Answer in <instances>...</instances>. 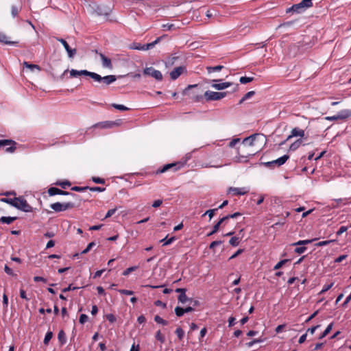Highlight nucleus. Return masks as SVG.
I'll list each match as a JSON object with an SVG mask.
<instances>
[{
    "label": "nucleus",
    "mask_w": 351,
    "mask_h": 351,
    "mask_svg": "<svg viewBox=\"0 0 351 351\" xmlns=\"http://www.w3.org/2000/svg\"><path fill=\"white\" fill-rule=\"evenodd\" d=\"M112 106L113 108H114L115 109H117V110H122V111H125V110H128L129 108L123 105H121V104H112Z\"/></svg>",
    "instance_id": "38"
},
{
    "label": "nucleus",
    "mask_w": 351,
    "mask_h": 351,
    "mask_svg": "<svg viewBox=\"0 0 351 351\" xmlns=\"http://www.w3.org/2000/svg\"><path fill=\"white\" fill-rule=\"evenodd\" d=\"M223 68V66L222 65H217L215 66H207L206 70L208 73H211L215 71H219Z\"/></svg>",
    "instance_id": "28"
},
{
    "label": "nucleus",
    "mask_w": 351,
    "mask_h": 351,
    "mask_svg": "<svg viewBox=\"0 0 351 351\" xmlns=\"http://www.w3.org/2000/svg\"><path fill=\"white\" fill-rule=\"evenodd\" d=\"M0 42L7 45H13L16 43L15 42L9 41L8 40V37L4 34L0 35Z\"/></svg>",
    "instance_id": "35"
},
{
    "label": "nucleus",
    "mask_w": 351,
    "mask_h": 351,
    "mask_svg": "<svg viewBox=\"0 0 351 351\" xmlns=\"http://www.w3.org/2000/svg\"><path fill=\"white\" fill-rule=\"evenodd\" d=\"M178 300L180 302L184 304L186 302H192V298H189L186 296V293H183L182 294H180L178 295Z\"/></svg>",
    "instance_id": "22"
},
{
    "label": "nucleus",
    "mask_w": 351,
    "mask_h": 351,
    "mask_svg": "<svg viewBox=\"0 0 351 351\" xmlns=\"http://www.w3.org/2000/svg\"><path fill=\"white\" fill-rule=\"evenodd\" d=\"M223 243V241H213L210 245H209V248L210 249H213L215 247L217 246V245H219Z\"/></svg>",
    "instance_id": "58"
},
{
    "label": "nucleus",
    "mask_w": 351,
    "mask_h": 351,
    "mask_svg": "<svg viewBox=\"0 0 351 351\" xmlns=\"http://www.w3.org/2000/svg\"><path fill=\"white\" fill-rule=\"evenodd\" d=\"M257 140H265V136L260 134H254L247 138H245L243 141V143L249 146H254Z\"/></svg>",
    "instance_id": "6"
},
{
    "label": "nucleus",
    "mask_w": 351,
    "mask_h": 351,
    "mask_svg": "<svg viewBox=\"0 0 351 351\" xmlns=\"http://www.w3.org/2000/svg\"><path fill=\"white\" fill-rule=\"evenodd\" d=\"M154 321L158 323L166 326L168 324V322L161 318L159 315H156L154 317Z\"/></svg>",
    "instance_id": "37"
},
{
    "label": "nucleus",
    "mask_w": 351,
    "mask_h": 351,
    "mask_svg": "<svg viewBox=\"0 0 351 351\" xmlns=\"http://www.w3.org/2000/svg\"><path fill=\"white\" fill-rule=\"evenodd\" d=\"M160 39V38H158L154 42L148 43V44H146V45H141V44L133 43L130 46V49H137V50H142V51L149 50V49L153 48L155 46V45L159 42Z\"/></svg>",
    "instance_id": "9"
},
{
    "label": "nucleus",
    "mask_w": 351,
    "mask_h": 351,
    "mask_svg": "<svg viewBox=\"0 0 351 351\" xmlns=\"http://www.w3.org/2000/svg\"><path fill=\"white\" fill-rule=\"evenodd\" d=\"M217 210H218V208H214V209L208 210H207V211H206V213L203 215V216H205V215H208V217H209V218H210V219H211L213 217V216H214V215H215V212H216Z\"/></svg>",
    "instance_id": "44"
},
{
    "label": "nucleus",
    "mask_w": 351,
    "mask_h": 351,
    "mask_svg": "<svg viewBox=\"0 0 351 351\" xmlns=\"http://www.w3.org/2000/svg\"><path fill=\"white\" fill-rule=\"evenodd\" d=\"M75 206L73 202H56L50 205V208L56 212H62L66 210L72 209Z\"/></svg>",
    "instance_id": "1"
},
{
    "label": "nucleus",
    "mask_w": 351,
    "mask_h": 351,
    "mask_svg": "<svg viewBox=\"0 0 351 351\" xmlns=\"http://www.w3.org/2000/svg\"><path fill=\"white\" fill-rule=\"evenodd\" d=\"M312 1L313 0H302L301 2L302 3V4L306 7V8H311L312 7L313 5V3H312Z\"/></svg>",
    "instance_id": "54"
},
{
    "label": "nucleus",
    "mask_w": 351,
    "mask_h": 351,
    "mask_svg": "<svg viewBox=\"0 0 351 351\" xmlns=\"http://www.w3.org/2000/svg\"><path fill=\"white\" fill-rule=\"evenodd\" d=\"M175 332L180 340L182 339L184 335V332L180 327L177 328Z\"/></svg>",
    "instance_id": "40"
},
{
    "label": "nucleus",
    "mask_w": 351,
    "mask_h": 351,
    "mask_svg": "<svg viewBox=\"0 0 351 351\" xmlns=\"http://www.w3.org/2000/svg\"><path fill=\"white\" fill-rule=\"evenodd\" d=\"M92 180L97 184H104L105 180L98 177H93Z\"/></svg>",
    "instance_id": "55"
},
{
    "label": "nucleus",
    "mask_w": 351,
    "mask_h": 351,
    "mask_svg": "<svg viewBox=\"0 0 351 351\" xmlns=\"http://www.w3.org/2000/svg\"><path fill=\"white\" fill-rule=\"evenodd\" d=\"M119 123L115 121H104L98 123L94 125V127H100L101 128H110L114 125H118Z\"/></svg>",
    "instance_id": "18"
},
{
    "label": "nucleus",
    "mask_w": 351,
    "mask_h": 351,
    "mask_svg": "<svg viewBox=\"0 0 351 351\" xmlns=\"http://www.w3.org/2000/svg\"><path fill=\"white\" fill-rule=\"evenodd\" d=\"M348 230V227L346 226H341L339 230L337 232V235L339 236L343 232H345Z\"/></svg>",
    "instance_id": "63"
},
{
    "label": "nucleus",
    "mask_w": 351,
    "mask_h": 351,
    "mask_svg": "<svg viewBox=\"0 0 351 351\" xmlns=\"http://www.w3.org/2000/svg\"><path fill=\"white\" fill-rule=\"evenodd\" d=\"M70 76L71 77H77L78 76L84 75V76H88L93 79V75L94 72H90L87 70H81L77 71L75 69H71L70 71Z\"/></svg>",
    "instance_id": "11"
},
{
    "label": "nucleus",
    "mask_w": 351,
    "mask_h": 351,
    "mask_svg": "<svg viewBox=\"0 0 351 351\" xmlns=\"http://www.w3.org/2000/svg\"><path fill=\"white\" fill-rule=\"evenodd\" d=\"M91 191H97V192H103L105 191V188H101L99 186L89 187L88 189Z\"/></svg>",
    "instance_id": "61"
},
{
    "label": "nucleus",
    "mask_w": 351,
    "mask_h": 351,
    "mask_svg": "<svg viewBox=\"0 0 351 351\" xmlns=\"http://www.w3.org/2000/svg\"><path fill=\"white\" fill-rule=\"evenodd\" d=\"M93 79L98 82H103L105 84L109 85L116 81L117 77L115 75H110L104 77H101L99 74L94 73Z\"/></svg>",
    "instance_id": "4"
},
{
    "label": "nucleus",
    "mask_w": 351,
    "mask_h": 351,
    "mask_svg": "<svg viewBox=\"0 0 351 351\" xmlns=\"http://www.w3.org/2000/svg\"><path fill=\"white\" fill-rule=\"evenodd\" d=\"M315 240H317V239L300 240L298 242L292 243L291 245H304L309 244Z\"/></svg>",
    "instance_id": "25"
},
{
    "label": "nucleus",
    "mask_w": 351,
    "mask_h": 351,
    "mask_svg": "<svg viewBox=\"0 0 351 351\" xmlns=\"http://www.w3.org/2000/svg\"><path fill=\"white\" fill-rule=\"evenodd\" d=\"M253 80H254V77H246V76L241 77L240 79H239L240 83L243 84L251 82Z\"/></svg>",
    "instance_id": "33"
},
{
    "label": "nucleus",
    "mask_w": 351,
    "mask_h": 351,
    "mask_svg": "<svg viewBox=\"0 0 351 351\" xmlns=\"http://www.w3.org/2000/svg\"><path fill=\"white\" fill-rule=\"evenodd\" d=\"M241 240V239L238 236L232 237L230 239L229 243L232 246L236 247V246L239 245Z\"/></svg>",
    "instance_id": "27"
},
{
    "label": "nucleus",
    "mask_w": 351,
    "mask_h": 351,
    "mask_svg": "<svg viewBox=\"0 0 351 351\" xmlns=\"http://www.w3.org/2000/svg\"><path fill=\"white\" fill-rule=\"evenodd\" d=\"M21 6H18V5H12V7H11V14H12V16L14 18L16 16H18L19 12L21 11Z\"/></svg>",
    "instance_id": "24"
},
{
    "label": "nucleus",
    "mask_w": 351,
    "mask_h": 351,
    "mask_svg": "<svg viewBox=\"0 0 351 351\" xmlns=\"http://www.w3.org/2000/svg\"><path fill=\"white\" fill-rule=\"evenodd\" d=\"M288 262L287 259H284L279 261L274 267L275 270L280 269L285 263Z\"/></svg>",
    "instance_id": "53"
},
{
    "label": "nucleus",
    "mask_w": 351,
    "mask_h": 351,
    "mask_svg": "<svg viewBox=\"0 0 351 351\" xmlns=\"http://www.w3.org/2000/svg\"><path fill=\"white\" fill-rule=\"evenodd\" d=\"M116 210H117V208L110 209L107 212V213L105 216V218L106 219V218L110 217L112 215H114L115 213Z\"/></svg>",
    "instance_id": "62"
},
{
    "label": "nucleus",
    "mask_w": 351,
    "mask_h": 351,
    "mask_svg": "<svg viewBox=\"0 0 351 351\" xmlns=\"http://www.w3.org/2000/svg\"><path fill=\"white\" fill-rule=\"evenodd\" d=\"M145 75L152 76L156 80L160 81L162 80V75L160 71L156 70L153 67H146L143 70Z\"/></svg>",
    "instance_id": "8"
},
{
    "label": "nucleus",
    "mask_w": 351,
    "mask_h": 351,
    "mask_svg": "<svg viewBox=\"0 0 351 351\" xmlns=\"http://www.w3.org/2000/svg\"><path fill=\"white\" fill-rule=\"evenodd\" d=\"M232 85V82L213 83L211 86L216 90H223Z\"/></svg>",
    "instance_id": "17"
},
{
    "label": "nucleus",
    "mask_w": 351,
    "mask_h": 351,
    "mask_svg": "<svg viewBox=\"0 0 351 351\" xmlns=\"http://www.w3.org/2000/svg\"><path fill=\"white\" fill-rule=\"evenodd\" d=\"M175 313L178 317H182L185 313L183 308L176 306L175 308Z\"/></svg>",
    "instance_id": "39"
},
{
    "label": "nucleus",
    "mask_w": 351,
    "mask_h": 351,
    "mask_svg": "<svg viewBox=\"0 0 351 351\" xmlns=\"http://www.w3.org/2000/svg\"><path fill=\"white\" fill-rule=\"evenodd\" d=\"M99 56L101 58L102 62V66L104 68L112 69V64L111 62V60L104 56L103 53H99Z\"/></svg>",
    "instance_id": "19"
},
{
    "label": "nucleus",
    "mask_w": 351,
    "mask_h": 351,
    "mask_svg": "<svg viewBox=\"0 0 351 351\" xmlns=\"http://www.w3.org/2000/svg\"><path fill=\"white\" fill-rule=\"evenodd\" d=\"M156 339L160 341L161 343H164L165 341V337L162 335L160 330H158L156 334Z\"/></svg>",
    "instance_id": "46"
},
{
    "label": "nucleus",
    "mask_w": 351,
    "mask_h": 351,
    "mask_svg": "<svg viewBox=\"0 0 351 351\" xmlns=\"http://www.w3.org/2000/svg\"><path fill=\"white\" fill-rule=\"evenodd\" d=\"M339 120H343L351 116L350 110H343L337 114Z\"/></svg>",
    "instance_id": "20"
},
{
    "label": "nucleus",
    "mask_w": 351,
    "mask_h": 351,
    "mask_svg": "<svg viewBox=\"0 0 351 351\" xmlns=\"http://www.w3.org/2000/svg\"><path fill=\"white\" fill-rule=\"evenodd\" d=\"M88 189H89V186H84V187L73 186L71 188V190L73 191H77V192H84V191L88 190Z\"/></svg>",
    "instance_id": "45"
},
{
    "label": "nucleus",
    "mask_w": 351,
    "mask_h": 351,
    "mask_svg": "<svg viewBox=\"0 0 351 351\" xmlns=\"http://www.w3.org/2000/svg\"><path fill=\"white\" fill-rule=\"evenodd\" d=\"M88 317L86 315L81 314L80 316L79 322L80 324H84V323H86L88 321Z\"/></svg>",
    "instance_id": "52"
},
{
    "label": "nucleus",
    "mask_w": 351,
    "mask_h": 351,
    "mask_svg": "<svg viewBox=\"0 0 351 351\" xmlns=\"http://www.w3.org/2000/svg\"><path fill=\"white\" fill-rule=\"evenodd\" d=\"M138 269V266H132V267H130L128 269H126L123 272V276H128L129 275V274H130L131 272L136 270Z\"/></svg>",
    "instance_id": "43"
},
{
    "label": "nucleus",
    "mask_w": 351,
    "mask_h": 351,
    "mask_svg": "<svg viewBox=\"0 0 351 351\" xmlns=\"http://www.w3.org/2000/svg\"><path fill=\"white\" fill-rule=\"evenodd\" d=\"M16 200H17L16 197H14V198H2L1 199V202L8 203V204H10L11 206H12L14 207V206H17L16 203Z\"/></svg>",
    "instance_id": "29"
},
{
    "label": "nucleus",
    "mask_w": 351,
    "mask_h": 351,
    "mask_svg": "<svg viewBox=\"0 0 351 351\" xmlns=\"http://www.w3.org/2000/svg\"><path fill=\"white\" fill-rule=\"evenodd\" d=\"M95 245V242H90L88 246L86 247V249H84L83 251H82V254H86L88 252H89L90 250V249Z\"/></svg>",
    "instance_id": "56"
},
{
    "label": "nucleus",
    "mask_w": 351,
    "mask_h": 351,
    "mask_svg": "<svg viewBox=\"0 0 351 351\" xmlns=\"http://www.w3.org/2000/svg\"><path fill=\"white\" fill-rule=\"evenodd\" d=\"M301 144H302V140L298 139L290 145L289 149L291 151H295L301 145Z\"/></svg>",
    "instance_id": "32"
},
{
    "label": "nucleus",
    "mask_w": 351,
    "mask_h": 351,
    "mask_svg": "<svg viewBox=\"0 0 351 351\" xmlns=\"http://www.w3.org/2000/svg\"><path fill=\"white\" fill-rule=\"evenodd\" d=\"M249 190L245 187L242 188H235V187H230L228 189V193L232 192L235 195H243L247 193Z\"/></svg>",
    "instance_id": "15"
},
{
    "label": "nucleus",
    "mask_w": 351,
    "mask_h": 351,
    "mask_svg": "<svg viewBox=\"0 0 351 351\" xmlns=\"http://www.w3.org/2000/svg\"><path fill=\"white\" fill-rule=\"evenodd\" d=\"M306 10V7L302 2L293 5L291 8H288L287 12H293L296 13H302Z\"/></svg>",
    "instance_id": "13"
},
{
    "label": "nucleus",
    "mask_w": 351,
    "mask_h": 351,
    "mask_svg": "<svg viewBox=\"0 0 351 351\" xmlns=\"http://www.w3.org/2000/svg\"><path fill=\"white\" fill-rule=\"evenodd\" d=\"M289 158V156L287 154H285L276 160H272L270 162H264L263 165L267 167H273L274 166L280 167V166L282 165L283 164H285Z\"/></svg>",
    "instance_id": "7"
},
{
    "label": "nucleus",
    "mask_w": 351,
    "mask_h": 351,
    "mask_svg": "<svg viewBox=\"0 0 351 351\" xmlns=\"http://www.w3.org/2000/svg\"><path fill=\"white\" fill-rule=\"evenodd\" d=\"M332 241H333L332 240L322 241H320V242L316 243L315 245L317 247L324 246V245H328L329 243H330Z\"/></svg>",
    "instance_id": "57"
},
{
    "label": "nucleus",
    "mask_w": 351,
    "mask_h": 351,
    "mask_svg": "<svg viewBox=\"0 0 351 351\" xmlns=\"http://www.w3.org/2000/svg\"><path fill=\"white\" fill-rule=\"evenodd\" d=\"M175 240H176L175 237H172L169 239H167V236L165 238L161 239L160 242L163 243L162 245L165 246V245H169L171 244Z\"/></svg>",
    "instance_id": "30"
},
{
    "label": "nucleus",
    "mask_w": 351,
    "mask_h": 351,
    "mask_svg": "<svg viewBox=\"0 0 351 351\" xmlns=\"http://www.w3.org/2000/svg\"><path fill=\"white\" fill-rule=\"evenodd\" d=\"M219 226H220L219 223H217L213 226V230H212L210 232H209V233L207 234V236H208V237H210V236L213 235V234L216 233V232L219 230Z\"/></svg>",
    "instance_id": "50"
},
{
    "label": "nucleus",
    "mask_w": 351,
    "mask_h": 351,
    "mask_svg": "<svg viewBox=\"0 0 351 351\" xmlns=\"http://www.w3.org/2000/svg\"><path fill=\"white\" fill-rule=\"evenodd\" d=\"M66 52L68 53L69 58H73L76 54L77 50L76 49L70 48L68 51H66Z\"/></svg>",
    "instance_id": "51"
},
{
    "label": "nucleus",
    "mask_w": 351,
    "mask_h": 351,
    "mask_svg": "<svg viewBox=\"0 0 351 351\" xmlns=\"http://www.w3.org/2000/svg\"><path fill=\"white\" fill-rule=\"evenodd\" d=\"M306 250V247L304 246L297 247L295 248L294 252L298 254H303Z\"/></svg>",
    "instance_id": "48"
},
{
    "label": "nucleus",
    "mask_w": 351,
    "mask_h": 351,
    "mask_svg": "<svg viewBox=\"0 0 351 351\" xmlns=\"http://www.w3.org/2000/svg\"><path fill=\"white\" fill-rule=\"evenodd\" d=\"M16 143L10 139L0 140V148L9 146L5 148L6 152L13 153L16 149Z\"/></svg>",
    "instance_id": "5"
},
{
    "label": "nucleus",
    "mask_w": 351,
    "mask_h": 351,
    "mask_svg": "<svg viewBox=\"0 0 351 351\" xmlns=\"http://www.w3.org/2000/svg\"><path fill=\"white\" fill-rule=\"evenodd\" d=\"M162 27L165 30H168V31H171V30H173V29H176L174 24H169V23L163 24L162 25Z\"/></svg>",
    "instance_id": "41"
},
{
    "label": "nucleus",
    "mask_w": 351,
    "mask_h": 351,
    "mask_svg": "<svg viewBox=\"0 0 351 351\" xmlns=\"http://www.w3.org/2000/svg\"><path fill=\"white\" fill-rule=\"evenodd\" d=\"M16 199L17 200H16V203L17 206H14L15 208L25 213H30L33 211L32 207L28 204L26 199L23 197H16Z\"/></svg>",
    "instance_id": "3"
},
{
    "label": "nucleus",
    "mask_w": 351,
    "mask_h": 351,
    "mask_svg": "<svg viewBox=\"0 0 351 351\" xmlns=\"http://www.w3.org/2000/svg\"><path fill=\"white\" fill-rule=\"evenodd\" d=\"M181 166H182V165H180V163H170V164H167L165 165V166H163V167L162 169H160L157 171V173H164L165 171H167V170L171 169V168H174V171H177L178 169H179Z\"/></svg>",
    "instance_id": "14"
},
{
    "label": "nucleus",
    "mask_w": 351,
    "mask_h": 351,
    "mask_svg": "<svg viewBox=\"0 0 351 351\" xmlns=\"http://www.w3.org/2000/svg\"><path fill=\"white\" fill-rule=\"evenodd\" d=\"M4 271H5V272L7 274H8V275H10V276H16V274H14V273L13 272L12 269L11 268H10V267H9L8 265H5V267H4Z\"/></svg>",
    "instance_id": "49"
},
{
    "label": "nucleus",
    "mask_w": 351,
    "mask_h": 351,
    "mask_svg": "<svg viewBox=\"0 0 351 351\" xmlns=\"http://www.w3.org/2000/svg\"><path fill=\"white\" fill-rule=\"evenodd\" d=\"M226 95V92H214L211 90H206L204 93V96L206 101H218L225 97Z\"/></svg>",
    "instance_id": "2"
},
{
    "label": "nucleus",
    "mask_w": 351,
    "mask_h": 351,
    "mask_svg": "<svg viewBox=\"0 0 351 351\" xmlns=\"http://www.w3.org/2000/svg\"><path fill=\"white\" fill-rule=\"evenodd\" d=\"M23 65L24 67L29 69L32 71H33L34 69H36L38 71H41V68L38 64H30L28 62L25 61L23 62Z\"/></svg>",
    "instance_id": "21"
},
{
    "label": "nucleus",
    "mask_w": 351,
    "mask_h": 351,
    "mask_svg": "<svg viewBox=\"0 0 351 351\" xmlns=\"http://www.w3.org/2000/svg\"><path fill=\"white\" fill-rule=\"evenodd\" d=\"M52 337H53V332L51 331H48L46 333L44 341H43L44 344L48 345L49 342L50 341V340L51 339Z\"/></svg>",
    "instance_id": "34"
},
{
    "label": "nucleus",
    "mask_w": 351,
    "mask_h": 351,
    "mask_svg": "<svg viewBox=\"0 0 351 351\" xmlns=\"http://www.w3.org/2000/svg\"><path fill=\"white\" fill-rule=\"evenodd\" d=\"M56 185L60 186L62 189H66L67 186L71 185L70 182L64 181V182H58L56 184Z\"/></svg>",
    "instance_id": "47"
},
{
    "label": "nucleus",
    "mask_w": 351,
    "mask_h": 351,
    "mask_svg": "<svg viewBox=\"0 0 351 351\" xmlns=\"http://www.w3.org/2000/svg\"><path fill=\"white\" fill-rule=\"evenodd\" d=\"M48 193L50 196L56 195H71L73 197L78 198V196L74 193H71L67 191H62L60 189L56 187H51L48 189Z\"/></svg>",
    "instance_id": "10"
},
{
    "label": "nucleus",
    "mask_w": 351,
    "mask_h": 351,
    "mask_svg": "<svg viewBox=\"0 0 351 351\" xmlns=\"http://www.w3.org/2000/svg\"><path fill=\"white\" fill-rule=\"evenodd\" d=\"M255 92L252 90L247 93L240 100L239 104H242L245 100L250 99L251 97L254 96Z\"/></svg>",
    "instance_id": "36"
},
{
    "label": "nucleus",
    "mask_w": 351,
    "mask_h": 351,
    "mask_svg": "<svg viewBox=\"0 0 351 351\" xmlns=\"http://www.w3.org/2000/svg\"><path fill=\"white\" fill-rule=\"evenodd\" d=\"M186 69L185 66H180L175 68L170 73V77L172 80H175L178 78L184 72H186Z\"/></svg>",
    "instance_id": "12"
},
{
    "label": "nucleus",
    "mask_w": 351,
    "mask_h": 351,
    "mask_svg": "<svg viewBox=\"0 0 351 351\" xmlns=\"http://www.w3.org/2000/svg\"><path fill=\"white\" fill-rule=\"evenodd\" d=\"M56 40L62 44L66 51H68L71 48L67 42L64 39L56 38Z\"/></svg>",
    "instance_id": "42"
},
{
    "label": "nucleus",
    "mask_w": 351,
    "mask_h": 351,
    "mask_svg": "<svg viewBox=\"0 0 351 351\" xmlns=\"http://www.w3.org/2000/svg\"><path fill=\"white\" fill-rule=\"evenodd\" d=\"M119 292L121 294L131 295L134 294V291L127 289H119Z\"/></svg>",
    "instance_id": "59"
},
{
    "label": "nucleus",
    "mask_w": 351,
    "mask_h": 351,
    "mask_svg": "<svg viewBox=\"0 0 351 351\" xmlns=\"http://www.w3.org/2000/svg\"><path fill=\"white\" fill-rule=\"evenodd\" d=\"M17 219L16 217H1L0 218V222L3 223L10 224L14 221Z\"/></svg>",
    "instance_id": "23"
},
{
    "label": "nucleus",
    "mask_w": 351,
    "mask_h": 351,
    "mask_svg": "<svg viewBox=\"0 0 351 351\" xmlns=\"http://www.w3.org/2000/svg\"><path fill=\"white\" fill-rule=\"evenodd\" d=\"M333 286V283H330L329 285H326L324 286L323 289H322V291H320V294H322L324 293V292L327 291L328 290H329Z\"/></svg>",
    "instance_id": "60"
},
{
    "label": "nucleus",
    "mask_w": 351,
    "mask_h": 351,
    "mask_svg": "<svg viewBox=\"0 0 351 351\" xmlns=\"http://www.w3.org/2000/svg\"><path fill=\"white\" fill-rule=\"evenodd\" d=\"M58 341H60L61 345H63V344H64L66 343V335H65L64 332L62 330H61L58 332Z\"/></svg>",
    "instance_id": "26"
},
{
    "label": "nucleus",
    "mask_w": 351,
    "mask_h": 351,
    "mask_svg": "<svg viewBox=\"0 0 351 351\" xmlns=\"http://www.w3.org/2000/svg\"><path fill=\"white\" fill-rule=\"evenodd\" d=\"M304 136V131L303 130L295 128L291 130V134L287 138V141H289L293 136L303 137Z\"/></svg>",
    "instance_id": "16"
},
{
    "label": "nucleus",
    "mask_w": 351,
    "mask_h": 351,
    "mask_svg": "<svg viewBox=\"0 0 351 351\" xmlns=\"http://www.w3.org/2000/svg\"><path fill=\"white\" fill-rule=\"evenodd\" d=\"M333 324L330 323L325 329V330L322 332V334L319 336V339H322L325 337L332 330Z\"/></svg>",
    "instance_id": "31"
},
{
    "label": "nucleus",
    "mask_w": 351,
    "mask_h": 351,
    "mask_svg": "<svg viewBox=\"0 0 351 351\" xmlns=\"http://www.w3.org/2000/svg\"><path fill=\"white\" fill-rule=\"evenodd\" d=\"M106 319L111 323H113L116 321V318L112 314H108L106 315Z\"/></svg>",
    "instance_id": "64"
}]
</instances>
